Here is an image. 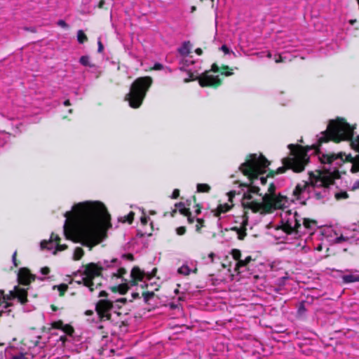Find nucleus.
<instances>
[{
    "instance_id": "obj_1",
    "label": "nucleus",
    "mask_w": 359,
    "mask_h": 359,
    "mask_svg": "<svg viewBox=\"0 0 359 359\" xmlns=\"http://www.w3.org/2000/svg\"><path fill=\"white\" fill-rule=\"evenodd\" d=\"M64 233L67 238L92 248L98 244L101 231L110 227L106 208L99 202H84L75 205L65 215Z\"/></svg>"
},
{
    "instance_id": "obj_2",
    "label": "nucleus",
    "mask_w": 359,
    "mask_h": 359,
    "mask_svg": "<svg viewBox=\"0 0 359 359\" xmlns=\"http://www.w3.org/2000/svg\"><path fill=\"white\" fill-rule=\"evenodd\" d=\"M275 191V186L271 184L268 191L262 197V202L254 200L250 194L245 195L242 200V205L245 208L261 213H267L273 209L282 208L287 203V198L276 194Z\"/></svg>"
},
{
    "instance_id": "obj_3",
    "label": "nucleus",
    "mask_w": 359,
    "mask_h": 359,
    "mask_svg": "<svg viewBox=\"0 0 359 359\" xmlns=\"http://www.w3.org/2000/svg\"><path fill=\"white\" fill-rule=\"evenodd\" d=\"M290 156L283 159L284 167L279 168L278 173H282L285 168H290L294 172H300L304 170V167L308 163L309 158L306 151L301 147L290 144Z\"/></svg>"
},
{
    "instance_id": "obj_4",
    "label": "nucleus",
    "mask_w": 359,
    "mask_h": 359,
    "mask_svg": "<svg viewBox=\"0 0 359 359\" xmlns=\"http://www.w3.org/2000/svg\"><path fill=\"white\" fill-rule=\"evenodd\" d=\"M353 135V128L342 118L330 121L327 131L319 140L320 142L332 140L339 142L342 140H348Z\"/></svg>"
},
{
    "instance_id": "obj_5",
    "label": "nucleus",
    "mask_w": 359,
    "mask_h": 359,
    "mask_svg": "<svg viewBox=\"0 0 359 359\" xmlns=\"http://www.w3.org/2000/svg\"><path fill=\"white\" fill-rule=\"evenodd\" d=\"M151 83L152 79L149 76L138 78L133 82L130 92L126 96L131 107L138 108L141 105Z\"/></svg>"
},
{
    "instance_id": "obj_6",
    "label": "nucleus",
    "mask_w": 359,
    "mask_h": 359,
    "mask_svg": "<svg viewBox=\"0 0 359 359\" xmlns=\"http://www.w3.org/2000/svg\"><path fill=\"white\" fill-rule=\"evenodd\" d=\"M269 164V162L264 156L257 158L256 154H252L250 159L241 165L240 169L245 175L254 178L265 172Z\"/></svg>"
},
{
    "instance_id": "obj_7",
    "label": "nucleus",
    "mask_w": 359,
    "mask_h": 359,
    "mask_svg": "<svg viewBox=\"0 0 359 359\" xmlns=\"http://www.w3.org/2000/svg\"><path fill=\"white\" fill-rule=\"evenodd\" d=\"M320 161L323 163H335L337 166H339L346 161L352 163L351 172H357L359 171V156L355 158L351 157L350 155L346 156L345 154L340 152L338 154H323L320 158Z\"/></svg>"
},
{
    "instance_id": "obj_8",
    "label": "nucleus",
    "mask_w": 359,
    "mask_h": 359,
    "mask_svg": "<svg viewBox=\"0 0 359 359\" xmlns=\"http://www.w3.org/2000/svg\"><path fill=\"white\" fill-rule=\"evenodd\" d=\"M102 271V266L94 263L83 265L79 271L81 275L84 276L82 280L84 285L88 287L91 292H93V279L99 277L101 275Z\"/></svg>"
},
{
    "instance_id": "obj_9",
    "label": "nucleus",
    "mask_w": 359,
    "mask_h": 359,
    "mask_svg": "<svg viewBox=\"0 0 359 359\" xmlns=\"http://www.w3.org/2000/svg\"><path fill=\"white\" fill-rule=\"evenodd\" d=\"M339 177L338 171L330 172L329 170H325L319 175L318 180L321 182V186L328 187L334 183V179ZM318 179L316 180L317 182Z\"/></svg>"
},
{
    "instance_id": "obj_10",
    "label": "nucleus",
    "mask_w": 359,
    "mask_h": 359,
    "mask_svg": "<svg viewBox=\"0 0 359 359\" xmlns=\"http://www.w3.org/2000/svg\"><path fill=\"white\" fill-rule=\"evenodd\" d=\"M27 291L24 289L19 287L18 286H15L14 290L11 291L10 294L8 295H3L4 302H6L8 300H11L13 298L17 297L22 304H25L27 302Z\"/></svg>"
},
{
    "instance_id": "obj_11",
    "label": "nucleus",
    "mask_w": 359,
    "mask_h": 359,
    "mask_svg": "<svg viewBox=\"0 0 359 359\" xmlns=\"http://www.w3.org/2000/svg\"><path fill=\"white\" fill-rule=\"evenodd\" d=\"M112 308V302L108 300H100L96 306V311L101 318H110L109 311Z\"/></svg>"
},
{
    "instance_id": "obj_12",
    "label": "nucleus",
    "mask_w": 359,
    "mask_h": 359,
    "mask_svg": "<svg viewBox=\"0 0 359 359\" xmlns=\"http://www.w3.org/2000/svg\"><path fill=\"white\" fill-rule=\"evenodd\" d=\"M198 81L202 87L205 86H218L220 85V80L215 76L209 74V72H205L201 76L198 78Z\"/></svg>"
},
{
    "instance_id": "obj_13",
    "label": "nucleus",
    "mask_w": 359,
    "mask_h": 359,
    "mask_svg": "<svg viewBox=\"0 0 359 359\" xmlns=\"http://www.w3.org/2000/svg\"><path fill=\"white\" fill-rule=\"evenodd\" d=\"M34 280V276L27 269H21L18 273V281L20 284L27 285Z\"/></svg>"
},
{
    "instance_id": "obj_14",
    "label": "nucleus",
    "mask_w": 359,
    "mask_h": 359,
    "mask_svg": "<svg viewBox=\"0 0 359 359\" xmlns=\"http://www.w3.org/2000/svg\"><path fill=\"white\" fill-rule=\"evenodd\" d=\"M144 276V273L142 271L140 268L134 267L131 271V276L133 278V280L131 282V285H137V280H142Z\"/></svg>"
},
{
    "instance_id": "obj_15",
    "label": "nucleus",
    "mask_w": 359,
    "mask_h": 359,
    "mask_svg": "<svg viewBox=\"0 0 359 359\" xmlns=\"http://www.w3.org/2000/svg\"><path fill=\"white\" fill-rule=\"evenodd\" d=\"M60 241V238L58 236L52 234L50 239L48 241H43L41 243V249H45V248H47L48 250L51 249L53 247V243H55L56 241Z\"/></svg>"
},
{
    "instance_id": "obj_16",
    "label": "nucleus",
    "mask_w": 359,
    "mask_h": 359,
    "mask_svg": "<svg viewBox=\"0 0 359 359\" xmlns=\"http://www.w3.org/2000/svg\"><path fill=\"white\" fill-rule=\"evenodd\" d=\"M191 50V45L189 42H185L180 48V53L182 55H187Z\"/></svg>"
},
{
    "instance_id": "obj_17",
    "label": "nucleus",
    "mask_w": 359,
    "mask_h": 359,
    "mask_svg": "<svg viewBox=\"0 0 359 359\" xmlns=\"http://www.w3.org/2000/svg\"><path fill=\"white\" fill-rule=\"evenodd\" d=\"M343 280L346 283H352V282H358L359 281V275H344L343 276Z\"/></svg>"
},
{
    "instance_id": "obj_18",
    "label": "nucleus",
    "mask_w": 359,
    "mask_h": 359,
    "mask_svg": "<svg viewBox=\"0 0 359 359\" xmlns=\"http://www.w3.org/2000/svg\"><path fill=\"white\" fill-rule=\"evenodd\" d=\"M252 260L251 257H247L244 260H239L236 266L235 271L239 273V268L246 266Z\"/></svg>"
},
{
    "instance_id": "obj_19",
    "label": "nucleus",
    "mask_w": 359,
    "mask_h": 359,
    "mask_svg": "<svg viewBox=\"0 0 359 359\" xmlns=\"http://www.w3.org/2000/svg\"><path fill=\"white\" fill-rule=\"evenodd\" d=\"M231 208V205H228V204H224V205H220L217 209V212L215 213V216H219L221 213L222 212H226V211H228L229 210H230Z\"/></svg>"
},
{
    "instance_id": "obj_20",
    "label": "nucleus",
    "mask_w": 359,
    "mask_h": 359,
    "mask_svg": "<svg viewBox=\"0 0 359 359\" xmlns=\"http://www.w3.org/2000/svg\"><path fill=\"white\" fill-rule=\"evenodd\" d=\"M83 255V250L81 248H76L74 252L73 259L74 260H79Z\"/></svg>"
},
{
    "instance_id": "obj_21",
    "label": "nucleus",
    "mask_w": 359,
    "mask_h": 359,
    "mask_svg": "<svg viewBox=\"0 0 359 359\" xmlns=\"http://www.w3.org/2000/svg\"><path fill=\"white\" fill-rule=\"evenodd\" d=\"M309 185L310 184L309 182H304L302 185L298 184L294 190V194H299Z\"/></svg>"
},
{
    "instance_id": "obj_22",
    "label": "nucleus",
    "mask_w": 359,
    "mask_h": 359,
    "mask_svg": "<svg viewBox=\"0 0 359 359\" xmlns=\"http://www.w3.org/2000/svg\"><path fill=\"white\" fill-rule=\"evenodd\" d=\"M128 290V286L127 284H122L120 285L117 288L113 289V291L116 292L118 291L119 293L123 294L126 293V292Z\"/></svg>"
},
{
    "instance_id": "obj_23",
    "label": "nucleus",
    "mask_w": 359,
    "mask_h": 359,
    "mask_svg": "<svg viewBox=\"0 0 359 359\" xmlns=\"http://www.w3.org/2000/svg\"><path fill=\"white\" fill-rule=\"evenodd\" d=\"M77 38L79 43H83L88 40L86 35L82 30H79L77 32Z\"/></svg>"
},
{
    "instance_id": "obj_24",
    "label": "nucleus",
    "mask_w": 359,
    "mask_h": 359,
    "mask_svg": "<svg viewBox=\"0 0 359 359\" xmlns=\"http://www.w3.org/2000/svg\"><path fill=\"white\" fill-rule=\"evenodd\" d=\"M210 189L209 185L206 184H199L197 186V190L199 192H208Z\"/></svg>"
},
{
    "instance_id": "obj_25",
    "label": "nucleus",
    "mask_w": 359,
    "mask_h": 359,
    "mask_svg": "<svg viewBox=\"0 0 359 359\" xmlns=\"http://www.w3.org/2000/svg\"><path fill=\"white\" fill-rule=\"evenodd\" d=\"M283 229L287 233H291L294 231V227L292 226L291 224H289L288 222H287V224L283 225Z\"/></svg>"
},
{
    "instance_id": "obj_26",
    "label": "nucleus",
    "mask_w": 359,
    "mask_h": 359,
    "mask_svg": "<svg viewBox=\"0 0 359 359\" xmlns=\"http://www.w3.org/2000/svg\"><path fill=\"white\" fill-rule=\"evenodd\" d=\"M80 62L85 66H93L92 64H90L89 61V57L88 56H82L80 59Z\"/></svg>"
},
{
    "instance_id": "obj_27",
    "label": "nucleus",
    "mask_w": 359,
    "mask_h": 359,
    "mask_svg": "<svg viewBox=\"0 0 359 359\" xmlns=\"http://www.w3.org/2000/svg\"><path fill=\"white\" fill-rule=\"evenodd\" d=\"M180 212H181L182 215H185V216L188 217V220H189V222L190 223H192V222H194L193 219L190 217V215H191V213H190V212H189V209L183 208V209L180 210Z\"/></svg>"
},
{
    "instance_id": "obj_28",
    "label": "nucleus",
    "mask_w": 359,
    "mask_h": 359,
    "mask_svg": "<svg viewBox=\"0 0 359 359\" xmlns=\"http://www.w3.org/2000/svg\"><path fill=\"white\" fill-rule=\"evenodd\" d=\"M303 224L306 229H310L313 224H316V222L309 219H304Z\"/></svg>"
},
{
    "instance_id": "obj_29",
    "label": "nucleus",
    "mask_w": 359,
    "mask_h": 359,
    "mask_svg": "<svg viewBox=\"0 0 359 359\" xmlns=\"http://www.w3.org/2000/svg\"><path fill=\"white\" fill-rule=\"evenodd\" d=\"M231 255H232V256H233L234 259L237 260L238 262L239 260H241L240 257H241V251L240 250L234 249V250H232Z\"/></svg>"
},
{
    "instance_id": "obj_30",
    "label": "nucleus",
    "mask_w": 359,
    "mask_h": 359,
    "mask_svg": "<svg viewBox=\"0 0 359 359\" xmlns=\"http://www.w3.org/2000/svg\"><path fill=\"white\" fill-rule=\"evenodd\" d=\"M178 273L183 275H189V269L187 266H183L178 269Z\"/></svg>"
},
{
    "instance_id": "obj_31",
    "label": "nucleus",
    "mask_w": 359,
    "mask_h": 359,
    "mask_svg": "<svg viewBox=\"0 0 359 359\" xmlns=\"http://www.w3.org/2000/svg\"><path fill=\"white\" fill-rule=\"evenodd\" d=\"M55 245H56V250L54 251V252H53L54 255L56 254L57 251L65 250L67 248V246L66 245H60L58 243V241L55 242Z\"/></svg>"
},
{
    "instance_id": "obj_32",
    "label": "nucleus",
    "mask_w": 359,
    "mask_h": 359,
    "mask_svg": "<svg viewBox=\"0 0 359 359\" xmlns=\"http://www.w3.org/2000/svg\"><path fill=\"white\" fill-rule=\"evenodd\" d=\"M351 147L353 149L359 151V137H358L355 140L352 141Z\"/></svg>"
},
{
    "instance_id": "obj_33",
    "label": "nucleus",
    "mask_w": 359,
    "mask_h": 359,
    "mask_svg": "<svg viewBox=\"0 0 359 359\" xmlns=\"http://www.w3.org/2000/svg\"><path fill=\"white\" fill-rule=\"evenodd\" d=\"M335 197L337 199H341V198H348V194L346 192H341V193H337L336 195H335Z\"/></svg>"
},
{
    "instance_id": "obj_34",
    "label": "nucleus",
    "mask_w": 359,
    "mask_h": 359,
    "mask_svg": "<svg viewBox=\"0 0 359 359\" xmlns=\"http://www.w3.org/2000/svg\"><path fill=\"white\" fill-rule=\"evenodd\" d=\"M58 290L60 292V295H63V294L67 290V285L65 284L60 285V286H58Z\"/></svg>"
},
{
    "instance_id": "obj_35",
    "label": "nucleus",
    "mask_w": 359,
    "mask_h": 359,
    "mask_svg": "<svg viewBox=\"0 0 359 359\" xmlns=\"http://www.w3.org/2000/svg\"><path fill=\"white\" fill-rule=\"evenodd\" d=\"M259 190V189L257 187H251L249 190L250 192L248 193V194H250L252 196V194H257L258 193ZM245 195H247V194H245L244 196Z\"/></svg>"
},
{
    "instance_id": "obj_36",
    "label": "nucleus",
    "mask_w": 359,
    "mask_h": 359,
    "mask_svg": "<svg viewBox=\"0 0 359 359\" xmlns=\"http://www.w3.org/2000/svg\"><path fill=\"white\" fill-rule=\"evenodd\" d=\"M176 231H177V233L178 235H180V236H181V235H183V234L185 233L186 229H185V227H184V226H180V227H178V228L177 229Z\"/></svg>"
},
{
    "instance_id": "obj_37",
    "label": "nucleus",
    "mask_w": 359,
    "mask_h": 359,
    "mask_svg": "<svg viewBox=\"0 0 359 359\" xmlns=\"http://www.w3.org/2000/svg\"><path fill=\"white\" fill-rule=\"evenodd\" d=\"M62 329H63V330H64L66 333H67V334H72V332H73V329H72V327H70V326H67V325H66V326H65L64 327H62Z\"/></svg>"
},
{
    "instance_id": "obj_38",
    "label": "nucleus",
    "mask_w": 359,
    "mask_h": 359,
    "mask_svg": "<svg viewBox=\"0 0 359 359\" xmlns=\"http://www.w3.org/2000/svg\"><path fill=\"white\" fill-rule=\"evenodd\" d=\"M133 218H134V213L133 212H131L127 217V221L129 223H132Z\"/></svg>"
},
{
    "instance_id": "obj_39",
    "label": "nucleus",
    "mask_w": 359,
    "mask_h": 359,
    "mask_svg": "<svg viewBox=\"0 0 359 359\" xmlns=\"http://www.w3.org/2000/svg\"><path fill=\"white\" fill-rule=\"evenodd\" d=\"M53 327L57 329L62 328V323L61 321L55 322L53 323Z\"/></svg>"
},
{
    "instance_id": "obj_40",
    "label": "nucleus",
    "mask_w": 359,
    "mask_h": 359,
    "mask_svg": "<svg viewBox=\"0 0 359 359\" xmlns=\"http://www.w3.org/2000/svg\"><path fill=\"white\" fill-rule=\"evenodd\" d=\"M296 216H297V213L295 212V213H294V217L295 225H294V226H293L294 229H297L298 227H299V226H300L299 222L297 220V219Z\"/></svg>"
},
{
    "instance_id": "obj_41",
    "label": "nucleus",
    "mask_w": 359,
    "mask_h": 359,
    "mask_svg": "<svg viewBox=\"0 0 359 359\" xmlns=\"http://www.w3.org/2000/svg\"><path fill=\"white\" fill-rule=\"evenodd\" d=\"M41 272L43 275H47L50 272V269L48 267H43L41 269Z\"/></svg>"
},
{
    "instance_id": "obj_42",
    "label": "nucleus",
    "mask_w": 359,
    "mask_h": 359,
    "mask_svg": "<svg viewBox=\"0 0 359 359\" xmlns=\"http://www.w3.org/2000/svg\"><path fill=\"white\" fill-rule=\"evenodd\" d=\"M197 222H198V225H196V230L199 231L201 227V226H202V224H203V221L201 219H198Z\"/></svg>"
},
{
    "instance_id": "obj_43",
    "label": "nucleus",
    "mask_w": 359,
    "mask_h": 359,
    "mask_svg": "<svg viewBox=\"0 0 359 359\" xmlns=\"http://www.w3.org/2000/svg\"><path fill=\"white\" fill-rule=\"evenodd\" d=\"M126 273V269H123V268H122V269H120L118 270V276L119 277H121V276H122L123 274H125Z\"/></svg>"
},
{
    "instance_id": "obj_44",
    "label": "nucleus",
    "mask_w": 359,
    "mask_h": 359,
    "mask_svg": "<svg viewBox=\"0 0 359 359\" xmlns=\"http://www.w3.org/2000/svg\"><path fill=\"white\" fill-rule=\"evenodd\" d=\"M179 190L178 189H175L174 190L173 193H172V198H176L179 196Z\"/></svg>"
},
{
    "instance_id": "obj_45",
    "label": "nucleus",
    "mask_w": 359,
    "mask_h": 359,
    "mask_svg": "<svg viewBox=\"0 0 359 359\" xmlns=\"http://www.w3.org/2000/svg\"><path fill=\"white\" fill-rule=\"evenodd\" d=\"M222 51H224L225 53H231V51H230V50L226 46H222Z\"/></svg>"
},
{
    "instance_id": "obj_46",
    "label": "nucleus",
    "mask_w": 359,
    "mask_h": 359,
    "mask_svg": "<svg viewBox=\"0 0 359 359\" xmlns=\"http://www.w3.org/2000/svg\"><path fill=\"white\" fill-rule=\"evenodd\" d=\"M58 25L62 27H67L68 25H67V23L65 22H64L63 20H60L58 22Z\"/></svg>"
},
{
    "instance_id": "obj_47",
    "label": "nucleus",
    "mask_w": 359,
    "mask_h": 359,
    "mask_svg": "<svg viewBox=\"0 0 359 359\" xmlns=\"http://www.w3.org/2000/svg\"><path fill=\"white\" fill-rule=\"evenodd\" d=\"M229 195V201H231L232 198L234 197L235 196V191H231L228 194Z\"/></svg>"
},
{
    "instance_id": "obj_48",
    "label": "nucleus",
    "mask_w": 359,
    "mask_h": 359,
    "mask_svg": "<svg viewBox=\"0 0 359 359\" xmlns=\"http://www.w3.org/2000/svg\"><path fill=\"white\" fill-rule=\"evenodd\" d=\"M98 46H99L98 51L100 53H101L102 51V50H103V45L102 44L100 41H98Z\"/></svg>"
},
{
    "instance_id": "obj_49",
    "label": "nucleus",
    "mask_w": 359,
    "mask_h": 359,
    "mask_svg": "<svg viewBox=\"0 0 359 359\" xmlns=\"http://www.w3.org/2000/svg\"><path fill=\"white\" fill-rule=\"evenodd\" d=\"M101 286V283H97L96 284L93 282V291L97 289L98 287Z\"/></svg>"
},
{
    "instance_id": "obj_50",
    "label": "nucleus",
    "mask_w": 359,
    "mask_h": 359,
    "mask_svg": "<svg viewBox=\"0 0 359 359\" xmlns=\"http://www.w3.org/2000/svg\"><path fill=\"white\" fill-rule=\"evenodd\" d=\"M13 359H25L24 355L22 354H18L13 356Z\"/></svg>"
},
{
    "instance_id": "obj_51",
    "label": "nucleus",
    "mask_w": 359,
    "mask_h": 359,
    "mask_svg": "<svg viewBox=\"0 0 359 359\" xmlns=\"http://www.w3.org/2000/svg\"><path fill=\"white\" fill-rule=\"evenodd\" d=\"M141 222L145 225L147 223V218L146 217H142L141 218Z\"/></svg>"
},
{
    "instance_id": "obj_52",
    "label": "nucleus",
    "mask_w": 359,
    "mask_h": 359,
    "mask_svg": "<svg viewBox=\"0 0 359 359\" xmlns=\"http://www.w3.org/2000/svg\"><path fill=\"white\" fill-rule=\"evenodd\" d=\"M156 271V269H154L151 274H147V277L149 279L151 278V277L155 276V273Z\"/></svg>"
},
{
    "instance_id": "obj_53",
    "label": "nucleus",
    "mask_w": 359,
    "mask_h": 359,
    "mask_svg": "<svg viewBox=\"0 0 359 359\" xmlns=\"http://www.w3.org/2000/svg\"><path fill=\"white\" fill-rule=\"evenodd\" d=\"M359 188V181L355 182L352 187V190H355Z\"/></svg>"
},
{
    "instance_id": "obj_54",
    "label": "nucleus",
    "mask_w": 359,
    "mask_h": 359,
    "mask_svg": "<svg viewBox=\"0 0 359 359\" xmlns=\"http://www.w3.org/2000/svg\"><path fill=\"white\" fill-rule=\"evenodd\" d=\"M162 69V65L160 64L156 65L154 67V69H155V70H158V69Z\"/></svg>"
},
{
    "instance_id": "obj_55",
    "label": "nucleus",
    "mask_w": 359,
    "mask_h": 359,
    "mask_svg": "<svg viewBox=\"0 0 359 359\" xmlns=\"http://www.w3.org/2000/svg\"><path fill=\"white\" fill-rule=\"evenodd\" d=\"M108 294L105 291H101L100 292L99 297H107Z\"/></svg>"
},
{
    "instance_id": "obj_56",
    "label": "nucleus",
    "mask_w": 359,
    "mask_h": 359,
    "mask_svg": "<svg viewBox=\"0 0 359 359\" xmlns=\"http://www.w3.org/2000/svg\"><path fill=\"white\" fill-rule=\"evenodd\" d=\"M219 68L216 65H213L212 67V70L215 72H217L218 71Z\"/></svg>"
},
{
    "instance_id": "obj_57",
    "label": "nucleus",
    "mask_w": 359,
    "mask_h": 359,
    "mask_svg": "<svg viewBox=\"0 0 359 359\" xmlns=\"http://www.w3.org/2000/svg\"><path fill=\"white\" fill-rule=\"evenodd\" d=\"M104 4V0H100L99 4H98V7L100 8H102L103 7Z\"/></svg>"
},
{
    "instance_id": "obj_58",
    "label": "nucleus",
    "mask_w": 359,
    "mask_h": 359,
    "mask_svg": "<svg viewBox=\"0 0 359 359\" xmlns=\"http://www.w3.org/2000/svg\"><path fill=\"white\" fill-rule=\"evenodd\" d=\"M344 240V238L343 236H341L336 240V243H341Z\"/></svg>"
},
{
    "instance_id": "obj_59",
    "label": "nucleus",
    "mask_w": 359,
    "mask_h": 359,
    "mask_svg": "<svg viewBox=\"0 0 359 359\" xmlns=\"http://www.w3.org/2000/svg\"><path fill=\"white\" fill-rule=\"evenodd\" d=\"M245 236V233L244 232L239 233L238 238H239V239H243Z\"/></svg>"
},
{
    "instance_id": "obj_60",
    "label": "nucleus",
    "mask_w": 359,
    "mask_h": 359,
    "mask_svg": "<svg viewBox=\"0 0 359 359\" xmlns=\"http://www.w3.org/2000/svg\"><path fill=\"white\" fill-rule=\"evenodd\" d=\"M283 61V60L281 56H278V58L276 60V62H280Z\"/></svg>"
},
{
    "instance_id": "obj_61",
    "label": "nucleus",
    "mask_w": 359,
    "mask_h": 359,
    "mask_svg": "<svg viewBox=\"0 0 359 359\" xmlns=\"http://www.w3.org/2000/svg\"><path fill=\"white\" fill-rule=\"evenodd\" d=\"M126 257H127V259H128L130 260H133V256L131 254H128V255H126Z\"/></svg>"
},
{
    "instance_id": "obj_62",
    "label": "nucleus",
    "mask_w": 359,
    "mask_h": 359,
    "mask_svg": "<svg viewBox=\"0 0 359 359\" xmlns=\"http://www.w3.org/2000/svg\"><path fill=\"white\" fill-rule=\"evenodd\" d=\"M202 50L201 48H197L196 50V53L198 54V55H201L202 54Z\"/></svg>"
},
{
    "instance_id": "obj_63",
    "label": "nucleus",
    "mask_w": 359,
    "mask_h": 359,
    "mask_svg": "<svg viewBox=\"0 0 359 359\" xmlns=\"http://www.w3.org/2000/svg\"><path fill=\"white\" fill-rule=\"evenodd\" d=\"M355 22H356V20H351L349 21V22H350V24H351V25H353Z\"/></svg>"
},
{
    "instance_id": "obj_64",
    "label": "nucleus",
    "mask_w": 359,
    "mask_h": 359,
    "mask_svg": "<svg viewBox=\"0 0 359 359\" xmlns=\"http://www.w3.org/2000/svg\"><path fill=\"white\" fill-rule=\"evenodd\" d=\"M65 104L66 106L69 105V104H70L69 101V100H66V101L65 102Z\"/></svg>"
}]
</instances>
